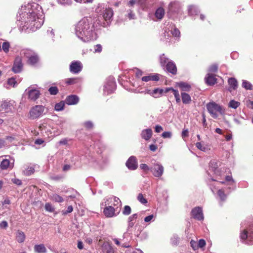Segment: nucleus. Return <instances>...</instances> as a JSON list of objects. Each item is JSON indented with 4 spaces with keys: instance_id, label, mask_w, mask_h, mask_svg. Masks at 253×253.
I'll return each instance as SVG.
<instances>
[{
    "instance_id": "1",
    "label": "nucleus",
    "mask_w": 253,
    "mask_h": 253,
    "mask_svg": "<svg viewBox=\"0 0 253 253\" xmlns=\"http://www.w3.org/2000/svg\"><path fill=\"white\" fill-rule=\"evenodd\" d=\"M30 5H28V8L26 6H22L18 17V21L20 22V25L26 27L27 29H36L40 28L43 23V17L42 14H38L37 10L30 8Z\"/></svg>"
},
{
    "instance_id": "2",
    "label": "nucleus",
    "mask_w": 253,
    "mask_h": 253,
    "mask_svg": "<svg viewBox=\"0 0 253 253\" xmlns=\"http://www.w3.org/2000/svg\"><path fill=\"white\" fill-rule=\"evenodd\" d=\"M75 32L76 36L84 42H88L97 39L94 28L91 20L83 18L76 25Z\"/></svg>"
},
{
    "instance_id": "3",
    "label": "nucleus",
    "mask_w": 253,
    "mask_h": 253,
    "mask_svg": "<svg viewBox=\"0 0 253 253\" xmlns=\"http://www.w3.org/2000/svg\"><path fill=\"white\" fill-rule=\"evenodd\" d=\"M206 107L209 113L214 119L218 117V114L223 115L225 113V109L213 101L208 103Z\"/></svg>"
},
{
    "instance_id": "4",
    "label": "nucleus",
    "mask_w": 253,
    "mask_h": 253,
    "mask_svg": "<svg viewBox=\"0 0 253 253\" xmlns=\"http://www.w3.org/2000/svg\"><path fill=\"white\" fill-rule=\"evenodd\" d=\"M44 111L42 105H36L32 107L29 113V118L31 120L36 119L41 117Z\"/></svg>"
},
{
    "instance_id": "5",
    "label": "nucleus",
    "mask_w": 253,
    "mask_h": 253,
    "mask_svg": "<svg viewBox=\"0 0 253 253\" xmlns=\"http://www.w3.org/2000/svg\"><path fill=\"white\" fill-rule=\"evenodd\" d=\"M152 172L155 177L161 176L164 172V167L159 163H155L150 169Z\"/></svg>"
},
{
    "instance_id": "6",
    "label": "nucleus",
    "mask_w": 253,
    "mask_h": 253,
    "mask_svg": "<svg viewBox=\"0 0 253 253\" xmlns=\"http://www.w3.org/2000/svg\"><path fill=\"white\" fill-rule=\"evenodd\" d=\"M26 91L28 92V98L32 101H36L38 99L41 94L39 90L34 88L33 87H30Z\"/></svg>"
},
{
    "instance_id": "7",
    "label": "nucleus",
    "mask_w": 253,
    "mask_h": 253,
    "mask_svg": "<svg viewBox=\"0 0 253 253\" xmlns=\"http://www.w3.org/2000/svg\"><path fill=\"white\" fill-rule=\"evenodd\" d=\"M181 8L180 4L178 1H172L168 5V13L169 14L178 13Z\"/></svg>"
},
{
    "instance_id": "8",
    "label": "nucleus",
    "mask_w": 253,
    "mask_h": 253,
    "mask_svg": "<svg viewBox=\"0 0 253 253\" xmlns=\"http://www.w3.org/2000/svg\"><path fill=\"white\" fill-rule=\"evenodd\" d=\"M83 68V66L80 61H74L71 62L70 65V71L74 74H78L80 72Z\"/></svg>"
},
{
    "instance_id": "9",
    "label": "nucleus",
    "mask_w": 253,
    "mask_h": 253,
    "mask_svg": "<svg viewBox=\"0 0 253 253\" xmlns=\"http://www.w3.org/2000/svg\"><path fill=\"white\" fill-rule=\"evenodd\" d=\"M241 239L245 241V243L249 245L253 244V233H249L248 231L244 230L240 235Z\"/></svg>"
},
{
    "instance_id": "10",
    "label": "nucleus",
    "mask_w": 253,
    "mask_h": 253,
    "mask_svg": "<svg viewBox=\"0 0 253 253\" xmlns=\"http://www.w3.org/2000/svg\"><path fill=\"white\" fill-rule=\"evenodd\" d=\"M191 215L193 218L198 220H202L204 219L202 209L201 207H197L192 209Z\"/></svg>"
},
{
    "instance_id": "11",
    "label": "nucleus",
    "mask_w": 253,
    "mask_h": 253,
    "mask_svg": "<svg viewBox=\"0 0 253 253\" xmlns=\"http://www.w3.org/2000/svg\"><path fill=\"white\" fill-rule=\"evenodd\" d=\"M126 166L131 170L136 169L137 168V159L134 156H131L126 162Z\"/></svg>"
},
{
    "instance_id": "12",
    "label": "nucleus",
    "mask_w": 253,
    "mask_h": 253,
    "mask_svg": "<svg viewBox=\"0 0 253 253\" xmlns=\"http://www.w3.org/2000/svg\"><path fill=\"white\" fill-rule=\"evenodd\" d=\"M22 60L21 57H17L14 63V65L12 68V71L15 73H19L22 68Z\"/></svg>"
},
{
    "instance_id": "13",
    "label": "nucleus",
    "mask_w": 253,
    "mask_h": 253,
    "mask_svg": "<svg viewBox=\"0 0 253 253\" xmlns=\"http://www.w3.org/2000/svg\"><path fill=\"white\" fill-rule=\"evenodd\" d=\"M210 170H212L216 175H221V171L218 169V163L215 160H212L210 162Z\"/></svg>"
},
{
    "instance_id": "14",
    "label": "nucleus",
    "mask_w": 253,
    "mask_h": 253,
    "mask_svg": "<svg viewBox=\"0 0 253 253\" xmlns=\"http://www.w3.org/2000/svg\"><path fill=\"white\" fill-rule=\"evenodd\" d=\"M115 209L111 206H106L103 211V213L106 217H112L114 216H116L117 214L115 213Z\"/></svg>"
},
{
    "instance_id": "15",
    "label": "nucleus",
    "mask_w": 253,
    "mask_h": 253,
    "mask_svg": "<svg viewBox=\"0 0 253 253\" xmlns=\"http://www.w3.org/2000/svg\"><path fill=\"white\" fill-rule=\"evenodd\" d=\"M79 101V98L76 95H70L68 96L65 102L69 105L77 104Z\"/></svg>"
},
{
    "instance_id": "16",
    "label": "nucleus",
    "mask_w": 253,
    "mask_h": 253,
    "mask_svg": "<svg viewBox=\"0 0 253 253\" xmlns=\"http://www.w3.org/2000/svg\"><path fill=\"white\" fill-rule=\"evenodd\" d=\"M166 69L167 71L172 74H176L177 72V69L174 63L172 61H169L166 64Z\"/></svg>"
},
{
    "instance_id": "17",
    "label": "nucleus",
    "mask_w": 253,
    "mask_h": 253,
    "mask_svg": "<svg viewBox=\"0 0 253 253\" xmlns=\"http://www.w3.org/2000/svg\"><path fill=\"white\" fill-rule=\"evenodd\" d=\"M228 83L230 85L229 91L231 92L233 90H235L238 87L237 81L234 78H230L228 80Z\"/></svg>"
},
{
    "instance_id": "18",
    "label": "nucleus",
    "mask_w": 253,
    "mask_h": 253,
    "mask_svg": "<svg viewBox=\"0 0 253 253\" xmlns=\"http://www.w3.org/2000/svg\"><path fill=\"white\" fill-rule=\"evenodd\" d=\"M142 138L146 140H148L152 135V130L151 128L144 129L141 134Z\"/></svg>"
},
{
    "instance_id": "19",
    "label": "nucleus",
    "mask_w": 253,
    "mask_h": 253,
    "mask_svg": "<svg viewBox=\"0 0 253 253\" xmlns=\"http://www.w3.org/2000/svg\"><path fill=\"white\" fill-rule=\"evenodd\" d=\"M113 15V11L110 8H106L103 12V17L106 21L109 20Z\"/></svg>"
},
{
    "instance_id": "20",
    "label": "nucleus",
    "mask_w": 253,
    "mask_h": 253,
    "mask_svg": "<svg viewBox=\"0 0 253 253\" xmlns=\"http://www.w3.org/2000/svg\"><path fill=\"white\" fill-rule=\"evenodd\" d=\"M13 164H10V161L8 159H3L0 163V168L1 169H6L8 168L12 169Z\"/></svg>"
},
{
    "instance_id": "21",
    "label": "nucleus",
    "mask_w": 253,
    "mask_h": 253,
    "mask_svg": "<svg viewBox=\"0 0 253 253\" xmlns=\"http://www.w3.org/2000/svg\"><path fill=\"white\" fill-rule=\"evenodd\" d=\"M206 83L210 85H213L216 82V79L212 74H208L207 77L205 78Z\"/></svg>"
},
{
    "instance_id": "22",
    "label": "nucleus",
    "mask_w": 253,
    "mask_h": 253,
    "mask_svg": "<svg viewBox=\"0 0 253 253\" xmlns=\"http://www.w3.org/2000/svg\"><path fill=\"white\" fill-rule=\"evenodd\" d=\"M160 78L158 74L150 75L147 76H144L142 78V81L147 82L150 81H157L159 80Z\"/></svg>"
},
{
    "instance_id": "23",
    "label": "nucleus",
    "mask_w": 253,
    "mask_h": 253,
    "mask_svg": "<svg viewBox=\"0 0 253 253\" xmlns=\"http://www.w3.org/2000/svg\"><path fill=\"white\" fill-rule=\"evenodd\" d=\"M165 14V10L164 8L160 7L157 9L155 12V16L158 20H161Z\"/></svg>"
},
{
    "instance_id": "24",
    "label": "nucleus",
    "mask_w": 253,
    "mask_h": 253,
    "mask_svg": "<svg viewBox=\"0 0 253 253\" xmlns=\"http://www.w3.org/2000/svg\"><path fill=\"white\" fill-rule=\"evenodd\" d=\"M115 86V83L113 81L110 82L104 87V91L108 94L112 92Z\"/></svg>"
},
{
    "instance_id": "25",
    "label": "nucleus",
    "mask_w": 253,
    "mask_h": 253,
    "mask_svg": "<svg viewBox=\"0 0 253 253\" xmlns=\"http://www.w3.org/2000/svg\"><path fill=\"white\" fill-rule=\"evenodd\" d=\"M164 91V90L163 89H160L159 88L155 89L152 91H151L150 90H149L148 91V93H149L150 95L153 96L154 97L157 98L160 97L161 94L163 93Z\"/></svg>"
},
{
    "instance_id": "26",
    "label": "nucleus",
    "mask_w": 253,
    "mask_h": 253,
    "mask_svg": "<svg viewBox=\"0 0 253 253\" xmlns=\"http://www.w3.org/2000/svg\"><path fill=\"white\" fill-rule=\"evenodd\" d=\"M171 90L175 97L176 101L177 103H179L180 102V95L178 92V91L177 90H175L173 89L172 88L169 87V88H167L165 90V92H168L169 91Z\"/></svg>"
},
{
    "instance_id": "27",
    "label": "nucleus",
    "mask_w": 253,
    "mask_h": 253,
    "mask_svg": "<svg viewBox=\"0 0 253 253\" xmlns=\"http://www.w3.org/2000/svg\"><path fill=\"white\" fill-rule=\"evenodd\" d=\"M34 250L37 253H45L47 251L43 244L36 245L34 247Z\"/></svg>"
},
{
    "instance_id": "28",
    "label": "nucleus",
    "mask_w": 253,
    "mask_h": 253,
    "mask_svg": "<svg viewBox=\"0 0 253 253\" xmlns=\"http://www.w3.org/2000/svg\"><path fill=\"white\" fill-rule=\"evenodd\" d=\"M181 98L184 104H189L191 101V97L188 93L182 92Z\"/></svg>"
},
{
    "instance_id": "29",
    "label": "nucleus",
    "mask_w": 253,
    "mask_h": 253,
    "mask_svg": "<svg viewBox=\"0 0 253 253\" xmlns=\"http://www.w3.org/2000/svg\"><path fill=\"white\" fill-rule=\"evenodd\" d=\"M16 238L19 243H22L25 240V236L24 232L21 231H18L16 233Z\"/></svg>"
},
{
    "instance_id": "30",
    "label": "nucleus",
    "mask_w": 253,
    "mask_h": 253,
    "mask_svg": "<svg viewBox=\"0 0 253 253\" xmlns=\"http://www.w3.org/2000/svg\"><path fill=\"white\" fill-rule=\"evenodd\" d=\"M35 53V52L33 50L28 49H24L21 52V54L24 55V56L28 59L30 58L33 55H34Z\"/></svg>"
},
{
    "instance_id": "31",
    "label": "nucleus",
    "mask_w": 253,
    "mask_h": 253,
    "mask_svg": "<svg viewBox=\"0 0 253 253\" xmlns=\"http://www.w3.org/2000/svg\"><path fill=\"white\" fill-rule=\"evenodd\" d=\"M104 253H114V250L111 245L108 244H104L102 246Z\"/></svg>"
},
{
    "instance_id": "32",
    "label": "nucleus",
    "mask_w": 253,
    "mask_h": 253,
    "mask_svg": "<svg viewBox=\"0 0 253 253\" xmlns=\"http://www.w3.org/2000/svg\"><path fill=\"white\" fill-rule=\"evenodd\" d=\"M38 56L35 53L34 55H33L30 58L28 59L27 62L31 65H34L38 61Z\"/></svg>"
},
{
    "instance_id": "33",
    "label": "nucleus",
    "mask_w": 253,
    "mask_h": 253,
    "mask_svg": "<svg viewBox=\"0 0 253 253\" xmlns=\"http://www.w3.org/2000/svg\"><path fill=\"white\" fill-rule=\"evenodd\" d=\"M177 84L182 91H188L190 89V86L187 84L180 82L178 83Z\"/></svg>"
},
{
    "instance_id": "34",
    "label": "nucleus",
    "mask_w": 253,
    "mask_h": 253,
    "mask_svg": "<svg viewBox=\"0 0 253 253\" xmlns=\"http://www.w3.org/2000/svg\"><path fill=\"white\" fill-rule=\"evenodd\" d=\"M188 12L190 15H196L198 12V9L196 6L190 5L188 8Z\"/></svg>"
},
{
    "instance_id": "35",
    "label": "nucleus",
    "mask_w": 253,
    "mask_h": 253,
    "mask_svg": "<svg viewBox=\"0 0 253 253\" xmlns=\"http://www.w3.org/2000/svg\"><path fill=\"white\" fill-rule=\"evenodd\" d=\"M113 240L114 241L115 243L118 246H121L122 247L126 248H129L130 246L129 243H124L121 244V242L118 239L114 238L113 239Z\"/></svg>"
},
{
    "instance_id": "36",
    "label": "nucleus",
    "mask_w": 253,
    "mask_h": 253,
    "mask_svg": "<svg viewBox=\"0 0 253 253\" xmlns=\"http://www.w3.org/2000/svg\"><path fill=\"white\" fill-rule=\"evenodd\" d=\"M240 102L235 101L234 100H231L229 103V107L233 109H236L240 105Z\"/></svg>"
},
{
    "instance_id": "37",
    "label": "nucleus",
    "mask_w": 253,
    "mask_h": 253,
    "mask_svg": "<svg viewBox=\"0 0 253 253\" xmlns=\"http://www.w3.org/2000/svg\"><path fill=\"white\" fill-rule=\"evenodd\" d=\"M52 200L58 203H61L63 201V198L56 194H53L52 195Z\"/></svg>"
},
{
    "instance_id": "38",
    "label": "nucleus",
    "mask_w": 253,
    "mask_h": 253,
    "mask_svg": "<svg viewBox=\"0 0 253 253\" xmlns=\"http://www.w3.org/2000/svg\"><path fill=\"white\" fill-rule=\"evenodd\" d=\"M137 200L142 204H146L148 202L147 199L144 197L142 193H139L138 195Z\"/></svg>"
},
{
    "instance_id": "39",
    "label": "nucleus",
    "mask_w": 253,
    "mask_h": 253,
    "mask_svg": "<svg viewBox=\"0 0 253 253\" xmlns=\"http://www.w3.org/2000/svg\"><path fill=\"white\" fill-rule=\"evenodd\" d=\"M64 103L63 101L57 103L54 107L55 110L57 111H60L64 109Z\"/></svg>"
},
{
    "instance_id": "40",
    "label": "nucleus",
    "mask_w": 253,
    "mask_h": 253,
    "mask_svg": "<svg viewBox=\"0 0 253 253\" xmlns=\"http://www.w3.org/2000/svg\"><path fill=\"white\" fill-rule=\"evenodd\" d=\"M58 89L56 86H51L48 89V91L51 95H56L58 92Z\"/></svg>"
},
{
    "instance_id": "41",
    "label": "nucleus",
    "mask_w": 253,
    "mask_h": 253,
    "mask_svg": "<svg viewBox=\"0 0 253 253\" xmlns=\"http://www.w3.org/2000/svg\"><path fill=\"white\" fill-rule=\"evenodd\" d=\"M171 244L173 246H176L179 243V237L177 235H173L171 238Z\"/></svg>"
},
{
    "instance_id": "42",
    "label": "nucleus",
    "mask_w": 253,
    "mask_h": 253,
    "mask_svg": "<svg viewBox=\"0 0 253 253\" xmlns=\"http://www.w3.org/2000/svg\"><path fill=\"white\" fill-rule=\"evenodd\" d=\"M17 84V82L15 81V79L13 78H11L7 80V85H8L10 86L15 87Z\"/></svg>"
},
{
    "instance_id": "43",
    "label": "nucleus",
    "mask_w": 253,
    "mask_h": 253,
    "mask_svg": "<svg viewBox=\"0 0 253 253\" xmlns=\"http://www.w3.org/2000/svg\"><path fill=\"white\" fill-rule=\"evenodd\" d=\"M242 86L246 89H252V84L247 81H243L242 83Z\"/></svg>"
},
{
    "instance_id": "44",
    "label": "nucleus",
    "mask_w": 253,
    "mask_h": 253,
    "mask_svg": "<svg viewBox=\"0 0 253 253\" xmlns=\"http://www.w3.org/2000/svg\"><path fill=\"white\" fill-rule=\"evenodd\" d=\"M169 61H170L169 58H167L164 54L160 57V62L161 64L164 66L167 64Z\"/></svg>"
},
{
    "instance_id": "45",
    "label": "nucleus",
    "mask_w": 253,
    "mask_h": 253,
    "mask_svg": "<svg viewBox=\"0 0 253 253\" xmlns=\"http://www.w3.org/2000/svg\"><path fill=\"white\" fill-rule=\"evenodd\" d=\"M131 211V208L129 206H125L123 211V213L124 215H128L130 214Z\"/></svg>"
},
{
    "instance_id": "46",
    "label": "nucleus",
    "mask_w": 253,
    "mask_h": 253,
    "mask_svg": "<svg viewBox=\"0 0 253 253\" xmlns=\"http://www.w3.org/2000/svg\"><path fill=\"white\" fill-rule=\"evenodd\" d=\"M217 194L222 201H224L226 199V196L224 194V192L222 189L219 190Z\"/></svg>"
},
{
    "instance_id": "47",
    "label": "nucleus",
    "mask_w": 253,
    "mask_h": 253,
    "mask_svg": "<svg viewBox=\"0 0 253 253\" xmlns=\"http://www.w3.org/2000/svg\"><path fill=\"white\" fill-rule=\"evenodd\" d=\"M109 200L111 201L110 202L111 203L112 200H113L114 201V206H118V205H121V201L120 200V199L116 197H114L113 198H110Z\"/></svg>"
},
{
    "instance_id": "48",
    "label": "nucleus",
    "mask_w": 253,
    "mask_h": 253,
    "mask_svg": "<svg viewBox=\"0 0 253 253\" xmlns=\"http://www.w3.org/2000/svg\"><path fill=\"white\" fill-rule=\"evenodd\" d=\"M78 78H70V79H67L66 83L70 85V84H73L77 83L78 82Z\"/></svg>"
},
{
    "instance_id": "49",
    "label": "nucleus",
    "mask_w": 253,
    "mask_h": 253,
    "mask_svg": "<svg viewBox=\"0 0 253 253\" xmlns=\"http://www.w3.org/2000/svg\"><path fill=\"white\" fill-rule=\"evenodd\" d=\"M9 48V43L8 42H4L2 43V50L5 53H7L8 52Z\"/></svg>"
},
{
    "instance_id": "50",
    "label": "nucleus",
    "mask_w": 253,
    "mask_h": 253,
    "mask_svg": "<svg viewBox=\"0 0 253 253\" xmlns=\"http://www.w3.org/2000/svg\"><path fill=\"white\" fill-rule=\"evenodd\" d=\"M195 145L198 149H199L202 151H205L206 150V147L204 145H203L201 143V142H197L195 144Z\"/></svg>"
},
{
    "instance_id": "51",
    "label": "nucleus",
    "mask_w": 253,
    "mask_h": 253,
    "mask_svg": "<svg viewBox=\"0 0 253 253\" xmlns=\"http://www.w3.org/2000/svg\"><path fill=\"white\" fill-rule=\"evenodd\" d=\"M95 53H100L102 50V45L100 44H97L94 46Z\"/></svg>"
},
{
    "instance_id": "52",
    "label": "nucleus",
    "mask_w": 253,
    "mask_h": 253,
    "mask_svg": "<svg viewBox=\"0 0 253 253\" xmlns=\"http://www.w3.org/2000/svg\"><path fill=\"white\" fill-rule=\"evenodd\" d=\"M171 34L175 37H179L180 34V31L177 28H174L171 31Z\"/></svg>"
},
{
    "instance_id": "53",
    "label": "nucleus",
    "mask_w": 253,
    "mask_h": 253,
    "mask_svg": "<svg viewBox=\"0 0 253 253\" xmlns=\"http://www.w3.org/2000/svg\"><path fill=\"white\" fill-rule=\"evenodd\" d=\"M45 209L49 212H53L54 210L52 205L48 203L45 204Z\"/></svg>"
},
{
    "instance_id": "54",
    "label": "nucleus",
    "mask_w": 253,
    "mask_h": 253,
    "mask_svg": "<svg viewBox=\"0 0 253 253\" xmlns=\"http://www.w3.org/2000/svg\"><path fill=\"white\" fill-rule=\"evenodd\" d=\"M1 106L2 109L6 110L7 109L8 107L10 106V103L9 102L4 101L2 103Z\"/></svg>"
},
{
    "instance_id": "55",
    "label": "nucleus",
    "mask_w": 253,
    "mask_h": 253,
    "mask_svg": "<svg viewBox=\"0 0 253 253\" xmlns=\"http://www.w3.org/2000/svg\"><path fill=\"white\" fill-rule=\"evenodd\" d=\"M137 214L134 213V214L131 215V216H130L128 218V221L135 222L134 221L137 219Z\"/></svg>"
},
{
    "instance_id": "56",
    "label": "nucleus",
    "mask_w": 253,
    "mask_h": 253,
    "mask_svg": "<svg viewBox=\"0 0 253 253\" xmlns=\"http://www.w3.org/2000/svg\"><path fill=\"white\" fill-rule=\"evenodd\" d=\"M34 172V169L32 167L28 168L25 171V174L29 175Z\"/></svg>"
},
{
    "instance_id": "57",
    "label": "nucleus",
    "mask_w": 253,
    "mask_h": 253,
    "mask_svg": "<svg viewBox=\"0 0 253 253\" xmlns=\"http://www.w3.org/2000/svg\"><path fill=\"white\" fill-rule=\"evenodd\" d=\"M73 208L72 207V206H69L67 208V210L66 211H63L62 212V214L63 215H65L68 213H70L72 211H73Z\"/></svg>"
},
{
    "instance_id": "58",
    "label": "nucleus",
    "mask_w": 253,
    "mask_h": 253,
    "mask_svg": "<svg viewBox=\"0 0 253 253\" xmlns=\"http://www.w3.org/2000/svg\"><path fill=\"white\" fill-rule=\"evenodd\" d=\"M12 182L15 184L20 186L22 184V181L21 180L17 178H12L11 179Z\"/></svg>"
},
{
    "instance_id": "59",
    "label": "nucleus",
    "mask_w": 253,
    "mask_h": 253,
    "mask_svg": "<svg viewBox=\"0 0 253 253\" xmlns=\"http://www.w3.org/2000/svg\"><path fill=\"white\" fill-rule=\"evenodd\" d=\"M8 227V223L6 221H2L0 223V228L6 229Z\"/></svg>"
},
{
    "instance_id": "60",
    "label": "nucleus",
    "mask_w": 253,
    "mask_h": 253,
    "mask_svg": "<svg viewBox=\"0 0 253 253\" xmlns=\"http://www.w3.org/2000/svg\"><path fill=\"white\" fill-rule=\"evenodd\" d=\"M206 245V242L203 239H200L199 242H198V247H200V248H203Z\"/></svg>"
},
{
    "instance_id": "61",
    "label": "nucleus",
    "mask_w": 253,
    "mask_h": 253,
    "mask_svg": "<svg viewBox=\"0 0 253 253\" xmlns=\"http://www.w3.org/2000/svg\"><path fill=\"white\" fill-rule=\"evenodd\" d=\"M84 126L87 128H91L93 127V125L91 122L87 121L84 123Z\"/></svg>"
},
{
    "instance_id": "62",
    "label": "nucleus",
    "mask_w": 253,
    "mask_h": 253,
    "mask_svg": "<svg viewBox=\"0 0 253 253\" xmlns=\"http://www.w3.org/2000/svg\"><path fill=\"white\" fill-rule=\"evenodd\" d=\"M163 138H170L171 136V133L169 131H165L162 135Z\"/></svg>"
},
{
    "instance_id": "63",
    "label": "nucleus",
    "mask_w": 253,
    "mask_h": 253,
    "mask_svg": "<svg viewBox=\"0 0 253 253\" xmlns=\"http://www.w3.org/2000/svg\"><path fill=\"white\" fill-rule=\"evenodd\" d=\"M217 70V66L215 64L212 65L209 68L210 72H215Z\"/></svg>"
},
{
    "instance_id": "64",
    "label": "nucleus",
    "mask_w": 253,
    "mask_h": 253,
    "mask_svg": "<svg viewBox=\"0 0 253 253\" xmlns=\"http://www.w3.org/2000/svg\"><path fill=\"white\" fill-rule=\"evenodd\" d=\"M190 244L191 247L193 248L194 250H196L198 249V246L196 242L192 240L190 242Z\"/></svg>"
}]
</instances>
